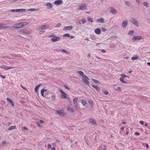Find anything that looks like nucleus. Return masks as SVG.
<instances>
[{
  "instance_id": "f257e3e1",
  "label": "nucleus",
  "mask_w": 150,
  "mask_h": 150,
  "mask_svg": "<svg viewBox=\"0 0 150 150\" xmlns=\"http://www.w3.org/2000/svg\"><path fill=\"white\" fill-rule=\"evenodd\" d=\"M28 24V23L26 22H22L14 25L13 27V28H20L27 25Z\"/></svg>"
},
{
  "instance_id": "f03ea898",
  "label": "nucleus",
  "mask_w": 150,
  "mask_h": 150,
  "mask_svg": "<svg viewBox=\"0 0 150 150\" xmlns=\"http://www.w3.org/2000/svg\"><path fill=\"white\" fill-rule=\"evenodd\" d=\"M87 5L86 4H79L77 7V10H83L86 9Z\"/></svg>"
},
{
  "instance_id": "7ed1b4c3",
  "label": "nucleus",
  "mask_w": 150,
  "mask_h": 150,
  "mask_svg": "<svg viewBox=\"0 0 150 150\" xmlns=\"http://www.w3.org/2000/svg\"><path fill=\"white\" fill-rule=\"evenodd\" d=\"M89 79L86 76L83 77L82 79L83 81L87 85H89V82L88 81Z\"/></svg>"
},
{
  "instance_id": "20e7f679",
  "label": "nucleus",
  "mask_w": 150,
  "mask_h": 150,
  "mask_svg": "<svg viewBox=\"0 0 150 150\" xmlns=\"http://www.w3.org/2000/svg\"><path fill=\"white\" fill-rule=\"evenodd\" d=\"M50 26L49 25L46 24L41 26L38 28V29L39 30H42L47 28H50Z\"/></svg>"
},
{
  "instance_id": "39448f33",
  "label": "nucleus",
  "mask_w": 150,
  "mask_h": 150,
  "mask_svg": "<svg viewBox=\"0 0 150 150\" xmlns=\"http://www.w3.org/2000/svg\"><path fill=\"white\" fill-rule=\"evenodd\" d=\"M131 23H132L134 25H136L137 27L139 26V23L138 21L135 19L134 18H133L132 19V20H131L130 21Z\"/></svg>"
},
{
  "instance_id": "423d86ee",
  "label": "nucleus",
  "mask_w": 150,
  "mask_h": 150,
  "mask_svg": "<svg viewBox=\"0 0 150 150\" xmlns=\"http://www.w3.org/2000/svg\"><path fill=\"white\" fill-rule=\"evenodd\" d=\"M60 38L59 36H53L51 39V41L52 42H55L59 41L60 40Z\"/></svg>"
},
{
  "instance_id": "0eeeda50",
  "label": "nucleus",
  "mask_w": 150,
  "mask_h": 150,
  "mask_svg": "<svg viewBox=\"0 0 150 150\" xmlns=\"http://www.w3.org/2000/svg\"><path fill=\"white\" fill-rule=\"evenodd\" d=\"M59 91L62 93L61 97L62 98H67V95L61 89H59Z\"/></svg>"
},
{
  "instance_id": "6e6552de",
  "label": "nucleus",
  "mask_w": 150,
  "mask_h": 150,
  "mask_svg": "<svg viewBox=\"0 0 150 150\" xmlns=\"http://www.w3.org/2000/svg\"><path fill=\"white\" fill-rule=\"evenodd\" d=\"M56 112L60 116H63L66 115V114L65 112L61 110H57Z\"/></svg>"
},
{
  "instance_id": "1a4fd4ad",
  "label": "nucleus",
  "mask_w": 150,
  "mask_h": 150,
  "mask_svg": "<svg viewBox=\"0 0 150 150\" xmlns=\"http://www.w3.org/2000/svg\"><path fill=\"white\" fill-rule=\"evenodd\" d=\"M73 28V27L71 26H67L64 27L63 28V30L66 32L71 30Z\"/></svg>"
},
{
  "instance_id": "9d476101",
  "label": "nucleus",
  "mask_w": 150,
  "mask_h": 150,
  "mask_svg": "<svg viewBox=\"0 0 150 150\" xmlns=\"http://www.w3.org/2000/svg\"><path fill=\"white\" fill-rule=\"evenodd\" d=\"M110 12L111 13L115 15L117 13V11L113 7H112L110 8Z\"/></svg>"
},
{
  "instance_id": "9b49d317",
  "label": "nucleus",
  "mask_w": 150,
  "mask_h": 150,
  "mask_svg": "<svg viewBox=\"0 0 150 150\" xmlns=\"http://www.w3.org/2000/svg\"><path fill=\"white\" fill-rule=\"evenodd\" d=\"M63 3L62 1V0H57L54 1V4L57 5H58L60 4H62Z\"/></svg>"
},
{
  "instance_id": "f8f14e48",
  "label": "nucleus",
  "mask_w": 150,
  "mask_h": 150,
  "mask_svg": "<svg viewBox=\"0 0 150 150\" xmlns=\"http://www.w3.org/2000/svg\"><path fill=\"white\" fill-rule=\"evenodd\" d=\"M128 24V21H123L122 24V28H125L127 25Z\"/></svg>"
},
{
  "instance_id": "ddd939ff",
  "label": "nucleus",
  "mask_w": 150,
  "mask_h": 150,
  "mask_svg": "<svg viewBox=\"0 0 150 150\" xmlns=\"http://www.w3.org/2000/svg\"><path fill=\"white\" fill-rule=\"evenodd\" d=\"M89 122L91 124L93 125H96V122L95 120L94 119H89Z\"/></svg>"
},
{
  "instance_id": "4468645a",
  "label": "nucleus",
  "mask_w": 150,
  "mask_h": 150,
  "mask_svg": "<svg viewBox=\"0 0 150 150\" xmlns=\"http://www.w3.org/2000/svg\"><path fill=\"white\" fill-rule=\"evenodd\" d=\"M95 33L98 35H100L101 34V30L99 28H97L95 30Z\"/></svg>"
},
{
  "instance_id": "2eb2a0df",
  "label": "nucleus",
  "mask_w": 150,
  "mask_h": 150,
  "mask_svg": "<svg viewBox=\"0 0 150 150\" xmlns=\"http://www.w3.org/2000/svg\"><path fill=\"white\" fill-rule=\"evenodd\" d=\"M0 67L1 68H2L3 69H4L6 70H7L10 69H11L12 68H13V67H7L6 66H5V65H2L1 66H0Z\"/></svg>"
},
{
  "instance_id": "dca6fc26",
  "label": "nucleus",
  "mask_w": 150,
  "mask_h": 150,
  "mask_svg": "<svg viewBox=\"0 0 150 150\" xmlns=\"http://www.w3.org/2000/svg\"><path fill=\"white\" fill-rule=\"evenodd\" d=\"M142 38V37L140 36H134L132 38V40L135 39L136 40H139Z\"/></svg>"
},
{
  "instance_id": "f3484780",
  "label": "nucleus",
  "mask_w": 150,
  "mask_h": 150,
  "mask_svg": "<svg viewBox=\"0 0 150 150\" xmlns=\"http://www.w3.org/2000/svg\"><path fill=\"white\" fill-rule=\"evenodd\" d=\"M20 32H22L24 34H30V31H27V30H24L23 29L21 30L20 31Z\"/></svg>"
},
{
  "instance_id": "a211bd4d",
  "label": "nucleus",
  "mask_w": 150,
  "mask_h": 150,
  "mask_svg": "<svg viewBox=\"0 0 150 150\" xmlns=\"http://www.w3.org/2000/svg\"><path fill=\"white\" fill-rule=\"evenodd\" d=\"M96 21L97 23H104V19L102 18H101L99 19L96 20Z\"/></svg>"
},
{
  "instance_id": "6ab92c4d",
  "label": "nucleus",
  "mask_w": 150,
  "mask_h": 150,
  "mask_svg": "<svg viewBox=\"0 0 150 150\" xmlns=\"http://www.w3.org/2000/svg\"><path fill=\"white\" fill-rule=\"evenodd\" d=\"M67 110L70 112H74V109L70 106H69L67 108Z\"/></svg>"
},
{
  "instance_id": "aec40b11",
  "label": "nucleus",
  "mask_w": 150,
  "mask_h": 150,
  "mask_svg": "<svg viewBox=\"0 0 150 150\" xmlns=\"http://www.w3.org/2000/svg\"><path fill=\"white\" fill-rule=\"evenodd\" d=\"M45 6H48L49 7L48 8L49 9H51L52 8V5L50 3H47L45 5Z\"/></svg>"
},
{
  "instance_id": "412c9836",
  "label": "nucleus",
  "mask_w": 150,
  "mask_h": 150,
  "mask_svg": "<svg viewBox=\"0 0 150 150\" xmlns=\"http://www.w3.org/2000/svg\"><path fill=\"white\" fill-rule=\"evenodd\" d=\"M77 72L81 76L83 77L85 76V75L83 74V71H77Z\"/></svg>"
},
{
  "instance_id": "4be33fe9",
  "label": "nucleus",
  "mask_w": 150,
  "mask_h": 150,
  "mask_svg": "<svg viewBox=\"0 0 150 150\" xmlns=\"http://www.w3.org/2000/svg\"><path fill=\"white\" fill-rule=\"evenodd\" d=\"M6 100L8 102H9L11 103V105L13 107L14 106L13 103L11 100L8 98H7Z\"/></svg>"
},
{
  "instance_id": "5701e85b",
  "label": "nucleus",
  "mask_w": 150,
  "mask_h": 150,
  "mask_svg": "<svg viewBox=\"0 0 150 150\" xmlns=\"http://www.w3.org/2000/svg\"><path fill=\"white\" fill-rule=\"evenodd\" d=\"M47 90L44 88H42L41 91V95L43 97H44V93L45 92L47 91Z\"/></svg>"
},
{
  "instance_id": "b1692460",
  "label": "nucleus",
  "mask_w": 150,
  "mask_h": 150,
  "mask_svg": "<svg viewBox=\"0 0 150 150\" xmlns=\"http://www.w3.org/2000/svg\"><path fill=\"white\" fill-rule=\"evenodd\" d=\"M87 20L88 21L90 22L91 23H93L94 22L93 18L90 16L88 17L87 18Z\"/></svg>"
},
{
  "instance_id": "393cba45",
  "label": "nucleus",
  "mask_w": 150,
  "mask_h": 150,
  "mask_svg": "<svg viewBox=\"0 0 150 150\" xmlns=\"http://www.w3.org/2000/svg\"><path fill=\"white\" fill-rule=\"evenodd\" d=\"M41 86V84H40L37 86H36L35 88V91L36 92H37L38 91V89L39 87Z\"/></svg>"
},
{
  "instance_id": "a878e982",
  "label": "nucleus",
  "mask_w": 150,
  "mask_h": 150,
  "mask_svg": "<svg viewBox=\"0 0 150 150\" xmlns=\"http://www.w3.org/2000/svg\"><path fill=\"white\" fill-rule=\"evenodd\" d=\"M92 86L93 87L95 88L97 91H99L100 89L97 86H96L94 85H92Z\"/></svg>"
},
{
  "instance_id": "bb28decb",
  "label": "nucleus",
  "mask_w": 150,
  "mask_h": 150,
  "mask_svg": "<svg viewBox=\"0 0 150 150\" xmlns=\"http://www.w3.org/2000/svg\"><path fill=\"white\" fill-rule=\"evenodd\" d=\"M17 128L16 126H11L8 129L9 130H12L13 129H16Z\"/></svg>"
},
{
  "instance_id": "cd10ccee",
  "label": "nucleus",
  "mask_w": 150,
  "mask_h": 150,
  "mask_svg": "<svg viewBox=\"0 0 150 150\" xmlns=\"http://www.w3.org/2000/svg\"><path fill=\"white\" fill-rule=\"evenodd\" d=\"M8 28V26H6L5 25L0 24V29L6 28Z\"/></svg>"
},
{
  "instance_id": "c85d7f7f",
  "label": "nucleus",
  "mask_w": 150,
  "mask_h": 150,
  "mask_svg": "<svg viewBox=\"0 0 150 150\" xmlns=\"http://www.w3.org/2000/svg\"><path fill=\"white\" fill-rule=\"evenodd\" d=\"M124 78L123 77H120V80L121 82L125 83H127V82L126 81L124 80Z\"/></svg>"
},
{
  "instance_id": "c756f323",
  "label": "nucleus",
  "mask_w": 150,
  "mask_h": 150,
  "mask_svg": "<svg viewBox=\"0 0 150 150\" xmlns=\"http://www.w3.org/2000/svg\"><path fill=\"white\" fill-rule=\"evenodd\" d=\"M25 9H17V12H24L25 11Z\"/></svg>"
},
{
  "instance_id": "7c9ffc66",
  "label": "nucleus",
  "mask_w": 150,
  "mask_h": 150,
  "mask_svg": "<svg viewBox=\"0 0 150 150\" xmlns=\"http://www.w3.org/2000/svg\"><path fill=\"white\" fill-rule=\"evenodd\" d=\"M134 31L133 30L129 31L128 33V34L131 35H133Z\"/></svg>"
},
{
  "instance_id": "2f4dec72",
  "label": "nucleus",
  "mask_w": 150,
  "mask_h": 150,
  "mask_svg": "<svg viewBox=\"0 0 150 150\" xmlns=\"http://www.w3.org/2000/svg\"><path fill=\"white\" fill-rule=\"evenodd\" d=\"M139 58V57L137 56H135L134 57H132L131 58V59L132 60H135Z\"/></svg>"
},
{
  "instance_id": "473e14b6",
  "label": "nucleus",
  "mask_w": 150,
  "mask_h": 150,
  "mask_svg": "<svg viewBox=\"0 0 150 150\" xmlns=\"http://www.w3.org/2000/svg\"><path fill=\"white\" fill-rule=\"evenodd\" d=\"M39 10L38 9H35V8H31L29 9L28 10L29 11H38Z\"/></svg>"
},
{
  "instance_id": "72a5a7b5",
  "label": "nucleus",
  "mask_w": 150,
  "mask_h": 150,
  "mask_svg": "<svg viewBox=\"0 0 150 150\" xmlns=\"http://www.w3.org/2000/svg\"><path fill=\"white\" fill-rule=\"evenodd\" d=\"M143 5L146 7H148L149 6V5L148 3L146 2H144L143 3Z\"/></svg>"
},
{
  "instance_id": "f704fd0d",
  "label": "nucleus",
  "mask_w": 150,
  "mask_h": 150,
  "mask_svg": "<svg viewBox=\"0 0 150 150\" xmlns=\"http://www.w3.org/2000/svg\"><path fill=\"white\" fill-rule=\"evenodd\" d=\"M125 4L127 6H129V5L130 4V3L129 1H125Z\"/></svg>"
},
{
  "instance_id": "c9c22d12",
  "label": "nucleus",
  "mask_w": 150,
  "mask_h": 150,
  "mask_svg": "<svg viewBox=\"0 0 150 150\" xmlns=\"http://www.w3.org/2000/svg\"><path fill=\"white\" fill-rule=\"evenodd\" d=\"M81 21L83 24H84L86 22V20L85 18H82L81 19Z\"/></svg>"
},
{
  "instance_id": "e433bc0d",
  "label": "nucleus",
  "mask_w": 150,
  "mask_h": 150,
  "mask_svg": "<svg viewBox=\"0 0 150 150\" xmlns=\"http://www.w3.org/2000/svg\"><path fill=\"white\" fill-rule=\"evenodd\" d=\"M63 36L64 37H70V35L69 34L67 33L63 35Z\"/></svg>"
},
{
  "instance_id": "4c0bfd02",
  "label": "nucleus",
  "mask_w": 150,
  "mask_h": 150,
  "mask_svg": "<svg viewBox=\"0 0 150 150\" xmlns=\"http://www.w3.org/2000/svg\"><path fill=\"white\" fill-rule=\"evenodd\" d=\"M81 103L83 106H85L86 104V102L84 100H82Z\"/></svg>"
},
{
  "instance_id": "58836bf2",
  "label": "nucleus",
  "mask_w": 150,
  "mask_h": 150,
  "mask_svg": "<svg viewBox=\"0 0 150 150\" xmlns=\"http://www.w3.org/2000/svg\"><path fill=\"white\" fill-rule=\"evenodd\" d=\"M61 24L60 23H58L55 26H54V27L55 28H58L59 27L61 26Z\"/></svg>"
},
{
  "instance_id": "ea45409f",
  "label": "nucleus",
  "mask_w": 150,
  "mask_h": 150,
  "mask_svg": "<svg viewBox=\"0 0 150 150\" xmlns=\"http://www.w3.org/2000/svg\"><path fill=\"white\" fill-rule=\"evenodd\" d=\"M51 99H52L53 100H55V99H56V98H55V97L54 96V95H52V96H51Z\"/></svg>"
},
{
  "instance_id": "a19ab883",
  "label": "nucleus",
  "mask_w": 150,
  "mask_h": 150,
  "mask_svg": "<svg viewBox=\"0 0 150 150\" xmlns=\"http://www.w3.org/2000/svg\"><path fill=\"white\" fill-rule=\"evenodd\" d=\"M62 52H63V53H64L66 54H68V52H67V51L65 50H64V49H62Z\"/></svg>"
},
{
  "instance_id": "79ce46f5",
  "label": "nucleus",
  "mask_w": 150,
  "mask_h": 150,
  "mask_svg": "<svg viewBox=\"0 0 150 150\" xmlns=\"http://www.w3.org/2000/svg\"><path fill=\"white\" fill-rule=\"evenodd\" d=\"M92 80L96 83H100L99 81L98 80H95L94 79H92Z\"/></svg>"
},
{
  "instance_id": "37998d69",
  "label": "nucleus",
  "mask_w": 150,
  "mask_h": 150,
  "mask_svg": "<svg viewBox=\"0 0 150 150\" xmlns=\"http://www.w3.org/2000/svg\"><path fill=\"white\" fill-rule=\"evenodd\" d=\"M121 76L122 77L124 78V77H127V76L124 74H121Z\"/></svg>"
},
{
  "instance_id": "c03bdc74",
  "label": "nucleus",
  "mask_w": 150,
  "mask_h": 150,
  "mask_svg": "<svg viewBox=\"0 0 150 150\" xmlns=\"http://www.w3.org/2000/svg\"><path fill=\"white\" fill-rule=\"evenodd\" d=\"M103 93H105V95H108V92L106 91H103Z\"/></svg>"
},
{
  "instance_id": "a18cd8bd",
  "label": "nucleus",
  "mask_w": 150,
  "mask_h": 150,
  "mask_svg": "<svg viewBox=\"0 0 150 150\" xmlns=\"http://www.w3.org/2000/svg\"><path fill=\"white\" fill-rule=\"evenodd\" d=\"M36 125L39 127H41V125L38 122H36Z\"/></svg>"
},
{
  "instance_id": "49530a36",
  "label": "nucleus",
  "mask_w": 150,
  "mask_h": 150,
  "mask_svg": "<svg viewBox=\"0 0 150 150\" xmlns=\"http://www.w3.org/2000/svg\"><path fill=\"white\" fill-rule=\"evenodd\" d=\"M102 31L103 32H105L106 31V29H105L104 28H103L101 29Z\"/></svg>"
},
{
  "instance_id": "de8ad7c7",
  "label": "nucleus",
  "mask_w": 150,
  "mask_h": 150,
  "mask_svg": "<svg viewBox=\"0 0 150 150\" xmlns=\"http://www.w3.org/2000/svg\"><path fill=\"white\" fill-rule=\"evenodd\" d=\"M11 11L12 12H17V9H12L11 10Z\"/></svg>"
},
{
  "instance_id": "09e8293b",
  "label": "nucleus",
  "mask_w": 150,
  "mask_h": 150,
  "mask_svg": "<svg viewBox=\"0 0 150 150\" xmlns=\"http://www.w3.org/2000/svg\"><path fill=\"white\" fill-rule=\"evenodd\" d=\"M139 122L142 125H143L144 124V121H139Z\"/></svg>"
},
{
  "instance_id": "8fccbe9b",
  "label": "nucleus",
  "mask_w": 150,
  "mask_h": 150,
  "mask_svg": "<svg viewBox=\"0 0 150 150\" xmlns=\"http://www.w3.org/2000/svg\"><path fill=\"white\" fill-rule=\"evenodd\" d=\"M88 103L90 104L91 105L93 104V102L91 100H89L88 102Z\"/></svg>"
},
{
  "instance_id": "3c124183",
  "label": "nucleus",
  "mask_w": 150,
  "mask_h": 150,
  "mask_svg": "<svg viewBox=\"0 0 150 150\" xmlns=\"http://www.w3.org/2000/svg\"><path fill=\"white\" fill-rule=\"evenodd\" d=\"M47 147L48 148H50L51 147V146L50 144H48L47 145Z\"/></svg>"
},
{
  "instance_id": "603ef678",
  "label": "nucleus",
  "mask_w": 150,
  "mask_h": 150,
  "mask_svg": "<svg viewBox=\"0 0 150 150\" xmlns=\"http://www.w3.org/2000/svg\"><path fill=\"white\" fill-rule=\"evenodd\" d=\"M134 134L136 135H138L140 134L139 132H136Z\"/></svg>"
},
{
  "instance_id": "864d4df0",
  "label": "nucleus",
  "mask_w": 150,
  "mask_h": 150,
  "mask_svg": "<svg viewBox=\"0 0 150 150\" xmlns=\"http://www.w3.org/2000/svg\"><path fill=\"white\" fill-rule=\"evenodd\" d=\"M115 90H118L119 91H120L121 90V88L118 87L117 88V89H115Z\"/></svg>"
},
{
  "instance_id": "5fc2aeb1",
  "label": "nucleus",
  "mask_w": 150,
  "mask_h": 150,
  "mask_svg": "<svg viewBox=\"0 0 150 150\" xmlns=\"http://www.w3.org/2000/svg\"><path fill=\"white\" fill-rule=\"evenodd\" d=\"M0 76L3 78V79H4L6 78V76H3V75H0Z\"/></svg>"
},
{
  "instance_id": "6e6d98bb",
  "label": "nucleus",
  "mask_w": 150,
  "mask_h": 150,
  "mask_svg": "<svg viewBox=\"0 0 150 150\" xmlns=\"http://www.w3.org/2000/svg\"><path fill=\"white\" fill-rule=\"evenodd\" d=\"M105 149H106V147L105 146H104L102 147V149H103V150H105Z\"/></svg>"
},
{
  "instance_id": "4d7b16f0",
  "label": "nucleus",
  "mask_w": 150,
  "mask_h": 150,
  "mask_svg": "<svg viewBox=\"0 0 150 150\" xmlns=\"http://www.w3.org/2000/svg\"><path fill=\"white\" fill-rule=\"evenodd\" d=\"M101 51L103 53H105L106 52V51H105L104 50H101Z\"/></svg>"
},
{
  "instance_id": "13d9d810",
  "label": "nucleus",
  "mask_w": 150,
  "mask_h": 150,
  "mask_svg": "<svg viewBox=\"0 0 150 150\" xmlns=\"http://www.w3.org/2000/svg\"><path fill=\"white\" fill-rule=\"evenodd\" d=\"M21 87L24 89L27 90V89L25 87L23 86L22 85H21Z\"/></svg>"
},
{
  "instance_id": "bf43d9fd",
  "label": "nucleus",
  "mask_w": 150,
  "mask_h": 150,
  "mask_svg": "<svg viewBox=\"0 0 150 150\" xmlns=\"http://www.w3.org/2000/svg\"><path fill=\"white\" fill-rule=\"evenodd\" d=\"M91 54L90 53H89L88 54L87 57L88 58H90V57Z\"/></svg>"
},
{
  "instance_id": "052dcab7",
  "label": "nucleus",
  "mask_w": 150,
  "mask_h": 150,
  "mask_svg": "<svg viewBox=\"0 0 150 150\" xmlns=\"http://www.w3.org/2000/svg\"><path fill=\"white\" fill-rule=\"evenodd\" d=\"M23 129H25V130H28V128H27L26 127H23Z\"/></svg>"
},
{
  "instance_id": "680f3d73",
  "label": "nucleus",
  "mask_w": 150,
  "mask_h": 150,
  "mask_svg": "<svg viewBox=\"0 0 150 150\" xmlns=\"http://www.w3.org/2000/svg\"><path fill=\"white\" fill-rule=\"evenodd\" d=\"M40 122L42 124L44 123V121L42 120H40Z\"/></svg>"
},
{
  "instance_id": "e2e57ef3",
  "label": "nucleus",
  "mask_w": 150,
  "mask_h": 150,
  "mask_svg": "<svg viewBox=\"0 0 150 150\" xmlns=\"http://www.w3.org/2000/svg\"><path fill=\"white\" fill-rule=\"evenodd\" d=\"M44 32V31H40L39 32V33L40 34H42V33H43Z\"/></svg>"
},
{
  "instance_id": "0e129e2a",
  "label": "nucleus",
  "mask_w": 150,
  "mask_h": 150,
  "mask_svg": "<svg viewBox=\"0 0 150 150\" xmlns=\"http://www.w3.org/2000/svg\"><path fill=\"white\" fill-rule=\"evenodd\" d=\"M146 147L147 148H148L149 147V146H148V145L147 144H146Z\"/></svg>"
},
{
  "instance_id": "69168bd1",
  "label": "nucleus",
  "mask_w": 150,
  "mask_h": 150,
  "mask_svg": "<svg viewBox=\"0 0 150 150\" xmlns=\"http://www.w3.org/2000/svg\"><path fill=\"white\" fill-rule=\"evenodd\" d=\"M147 64L149 66H150V62H148L147 63Z\"/></svg>"
},
{
  "instance_id": "338daca9",
  "label": "nucleus",
  "mask_w": 150,
  "mask_h": 150,
  "mask_svg": "<svg viewBox=\"0 0 150 150\" xmlns=\"http://www.w3.org/2000/svg\"><path fill=\"white\" fill-rule=\"evenodd\" d=\"M136 1L137 2V3H139V0H136Z\"/></svg>"
},
{
  "instance_id": "774afa93",
  "label": "nucleus",
  "mask_w": 150,
  "mask_h": 150,
  "mask_svg": "<svg viewBox=\"0 0 150 150\" xmlns=\"http://www.w3.org/2000/svg\"><path fill=\"white\" fill-rule=\"evenodd\" d=\"M52 150H55V148L54 147H53L52 148Z\"/></svg>"
}]
</instances>
